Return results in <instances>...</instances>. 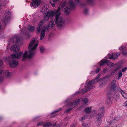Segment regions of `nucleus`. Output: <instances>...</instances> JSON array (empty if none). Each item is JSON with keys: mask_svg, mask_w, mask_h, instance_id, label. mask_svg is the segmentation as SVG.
Here are the masks:
<instances>
[{"mask_svg": "<svg viewBox=\"0 0 127 127\" xmlns=\"http://www.w3.org/2000/svg\"><path fill=\"white\" fill-rule=\"evenodd\" d=\"M38 42L35 39H32L29 44L28 49L29 51H25L23 53L22 52H20L17 54H13L11 55L12 59H19L23 57L22 61H24L27 58H31L35 53V50L37 46Z\"/></svg>", "mask_w": 127, "mask_h": 127, "instance_id": "1", "label": "nucleus"}, {"mask_svg": "<svg viewBox=\"0 0 127 127\" xmlns=\"http://www.w3.org/2000/svg\"><path fill=\"white\" fill-rule=\"evenodd\" d=\"M56 125L55 124H52L50 122H47L44 123L43 127H50L51 126H54Z\"/></svg>", "mask_w": 127, "mask_h": 127, "instance_id": "18", "label": "nucleus"}, {"mask_svg": "<svg viewBox=\"0 0 127 127\" xmlns=\"http://www.w3.org/2000/svg\"><path fill=\"white\" fill-rule=\"evenodd\" d=\"M51 4L52 6L53 7L54 6L55 4L54 3H51Z\"/></svg>", "mask_w": 127, "mask_h": 127, "instance_id": "47", "label": "nucleus"}, {"mask_svg": "<svg viewBox=\"0 0 127 127\" xmlns=\"http://www.w3.org/2000/svg\"><path fill=\"white\" fill-rule=\"evenodd\" d=\"M122 54L123 55H127V52L126 50H123Z\"/></svg>", "mask_w": 127, "mask_h": 127, "instance_id": "32", "label": "nucleus"}, {"mask_svg": "<svg viewBox=\"0 0 127 127\" xmlns=\"http://www.w3.org/2000/svg\"><path fill=\"white\" fill-rule=\"evenodd\" d=\"M121 54L120 52L117 53L115 55L113 54L111 56L109 57V59H114L117 57H118Z\"/></svg>", "mask_w": 127, "mask_h": 127, "instance_id": "19", "label": "nucleus"}, {"mask_svg": "<svg viewBox=\"0 0 127 127\" xmlns=\"http://www.w3.org/2000/svg\"><path fill=\"white\" fill-rule=\"evenodd\" d=\"M88 11V9H86L84 10V13L85 14H87Z\"/></svg>", "mask_w": 127, "mask_h": 127, "instance_id": "35", "label": "nucleus"}, {"mask_svg": "<svg viewBox=\"0 0 127 127\" xmlns=\"http://www.w3.org/2000/svg\"><path fill=\"white\" fill-rule=\"evenodd\" d=\"M103 82H101V83H100L99 84V87H101L103 86Z\"/></svg>", "mask_w": 127, "mask_h": 127, "instance_id": "41", "label": "nucleus"}, {"mask_svg": "<svg viewBox=\"0 0 127 127\" xmlns=\"http://www.w3.org/2000/svg\"><path fill=\"white\" fill-rule=\"evenodd\" d=\"M127 70V67H125L123 68L122 69V71L123 72H124L126 70Z\"/></svg>", "mask_w": 127, "mask_h": 127, "instance_id": "37", "label": "nucleus"}, {"mask_svg": "<svg viewBox=\"0 0 127 127\" xmlns=\"http://www.w3.org/2000/svg\"><path fill=\"white\" fill-rule=\"evenodd\" d=\"M65 4L64 3H63L61 5V7L62 8H63L65 6Z\"/></svg>", "mask_w": 127, "mask_h": 127, "instance_id": "44", "label": "nucleus"}, {"mask_svg": "<svg viewBox=\"0 0 127 127\" xmlns=\"http://www.w3.org/2000/svg\"><path fill=\"white\" fill-rule=\"evenodd\" d=\"M48 8L46 7V6L45 5L43 7L41 11L44 13H45L48 10Z\"/></svg>", "mask_w": 127, "mask_h": 127, "instance_id": "23", "label": "nucleus"}, {"mask_svg": "<svg viewBox=\"0 0 127 127\" xmlns=\"http://www.w3.org/2000/svg\"><path fill=\"white\" fill-rule=\"evenodd\" d=\"M58 127H61V124H59L58 126Z\"/></svg>", "mask_w": 127, "mask_h": 127, "instance_id": "50", "label": "nucleus"}, {"mask_svg": "<svg viewBox=\"0 0 127 127\" xmlns=\"http://www.w3.org/2000/svg\"><path fill=\"white\" fill-rule=\"evenodd\" d=\"M118 90L121 94L122 96L125 98L127 99V94L120 88H118Z\"/></svg>", "mask_w": 127, "mask_h": 127, "instance_id": "17", "label": "nucleus"}, {"mask_svg": "<svg viewBox=\"0 0 127 127\" xmlns=\"http://www.w3.org/2000/svg\"><path fill=\"white\" fill-rule=\"evenodd\" d=\"M100 74H98L96 76V78L94 79L92 81L89 82V84H91L92 85L98 81V78L100 77Z\"/></svg>", "mask_w": 127, "mask_h": 127, "instance_id": "16", "label": "nucleus"}, {"mask_svg": "<svg viewBox=\"0 0 127 127\" xmlns=\"http://www.w3.org/2000/svg\"><path fill=\"white\" fill-rule=\"evenodd\" d=\"M85 89H83L80 92L82 94H84L87 92L88 91L93 88V86L91 84H89V83H86L85 85Z\"/></svg>", "mask_w": 127, "mask_h": 127, "instance_id": "9", "label": "nucleus"}, {"mask_svg": "<svg viewBox=\"0 0 127 127\" xmlns=\"http://www.w3.org/2000/svg\"><path fill=\"white\" fill-rule=\"evenodd\" d=\"M41 2V0H32L30 6L31 7H36L40 4Z\"/></svg>", "mask_w": 127, "mask_h": 127, "instance_id": "10", "label": "nucleus"}, {"mask_svg": "<svg viewBox=\"0 0 127 127\" xmlns=\"http://www.w3.org/2000/svg\"><path fill=\"white\" fill-rule=\"evenodd\" d=\"M18 61L17 60H12L9 63V65L10 67H15L18 65Z\"/></svg>", "mask_w": 127, "mask_h": 127, "instance_id": "13", "label": "nucleus"}, {"mask_svg": "<svg viewBox=\"0 0 127 127\" xmlns=\"http://www.w3.org/2000/svg\"><path fill=\"white\" fill-rule=\"evenodd\" d=\"M104 107H101L99 108L98 110V112L99 113H102L104 114Z\"/></svg>", "mask_w": 127, "mask_h": 127, "instance_id": "22", "label": "nucleus"}, {"mask_svg": "<svg viewBox=\"0 0 127 127\" xmlns=\"http://www.w3.org/2000/svg\"><path fill=\"white\" fill-rule=\"evenodd\" d=\"M59 0H53V1L54 2H56Z\"/></svg>", "mask_w": 127, "mask_h": 127, "instance_id": "49", "label": "nucleus"}, {"mask_svg": "<svg viewBox=\"0 0 127 127\" xmlns=\"http://www.w3.org/2000/svg\"><path fill=\"white\" fill-rule=\"evenodd\" d=\"M104 116V114L102 113H98L95 115L96 120L99 122L98 123V124H101L102 121V119Z\"/></svg>", "mask_w": 127, "mask_h": 127, "instance_id": "12", "label": "nucleus"}, {"mask_svg": "<svg viewBox=\"0 0 127 127\" xmlns=\"http://www.w3.org/2000/svg\"><path fill=\"white\" fill-rule=\"evenodd\" d=\"M111 97L110 96H108L107 97V99H108L109 100H110L111 99Z\"/></svg>", "mask_w": 127, "mask_h": 127, "instance_id": "46", "label": "nucleus"}, {"mask_svg": "<svg viewBox=\"0 0 127 127\" xmlns=\"http://www.w3.org/2000/svg\"><path fill=\"white\" fill-rule=\"evenodd\" d=\"M100 69L99 68H97L95 70V72L96 73H98L100 70Z\"/></svg>", "mask_w": 127, "mask_h": 127, "instance_id": "39", "label": "nucleus"}, {"mask_svg": "<svg viewBox=\"0 0 127 127\" xmlns=\"http://www.w3.org/2000/svg\"><path fill=\"white\" fill-rule=\"evenodd\" d=\"M43 20L41 21L40 24L38 25L37 29L36 32L37 33H39L41 30V34L40 35V39L41 40H42L44 38V36L45 34V31L46 30H48L49 29H51L54 26V22L55 19H52L50 22L49 25H47L46 28V29L45 27V26H42V24L43 23Z\"/></svg>", "mask_w": 127, "mask_h": 127, "instance_id": "3", "label": "nucleus"}, {"mask_svg": "<svg viewBox=\"0 0 127 127\" xmlns=\"http://www.w3.org/2000/svg\"><path fill=\"white\" fill-rule=\"evenodd\" d=\"M35 29V28L34 27L30 25L27 28L28 30L30 32H33Z\"/></svg>", "mask_w": 127, "mask_h": 127, "instance_id": "20", "label": "nucleus"}, {"mask_svg": "<svg viewBox=\"0 0 127 127\" xmlns=\"http://www.w3.org/2000/svg\"><path fill=\"white\" fill-rule=\"evenodd\" d=\"M114 95L115 96H116V98H118L119 97V95L118 93H116L115 94H114Z\"/></svg>", "mask_w": 127, "mask_h": 127, "instance_id": "38", "label": "nucleus"}, {"mask_svg": "<svg viewBox=\"0 0 127 127\" xmlns=\"http://www.w3.org/2000/svg\"><path fill=\"white\" fill-rule=\"evenodd\" d=\"M79 100L78 99L72 103H69L67 105V106H72V108H69L66 110L65 112V113H67L69 112L73 108L78 104V103L79 102Z\"/></svg>", "mask_w": 127, "mask_h": 127, "instance_id": "8", "label": "nucleus"}, {"mask_svg": "<svg viewBox=\"0 0 127 127\" xmlns=\"http://www.w3.org/2000/svg\"><path fill=\"white\" fill-rule=\"evenodd\" d=\"M76 93H77V94H78L79 93V92H77Z\"/></svg>", "mask_w": 127, "mask_h": 127, "instance_id": "54", "label": "nucleus"}, {"mask_svg": "<svg viewBox=\"0 0 127 127\" xmlns=\"http://www.w3.org/2000/svg\"><path fill=\"white\" fill-rule=\"evenodd\" d=\"M123 105L124 106H127V101H126L125 103H123Z\"/></svg>", "mask_w": 127, "mask_h": 127, "instance_id": "40", "label": "nucleus"}, {"mask_svg": "<svg viewBox=\"0 0 127 127\" xmlns=\"http://www.w3.org/2000/svg\"><path fill=\"white\" fill-rule=\"evenodd\" d=\"M108 65L110 67H112L114 65V64L113 63H108Z\"/></svg>", "mask_w": 127, "mask_h": 127, "instance_id": "34", "label": "nucleus"}, {"mask_svg": "<svg viewBox=\"0 0 127 127\" xmlns=\"http://www.w3.org/2000/svg\"><path fill=\"white\" fill-rule=\"evenodd\" d=\"M63 109V108H61L59 109L56 110L55 111L52 112V113H57V112H58L59 111H61Z\"/></svg>", "mask_w": 127, "mask_h": 127, "instance_id": "29", "label": "nucleus"}, {"mask_svg": "<svg viewBox=\"0 0 127 127\" xmlns=\"http://www.w3.org/2000/svg\"><path fill=\"white\" fill-rule=\"evenodd\" d=\"M69 7L66 6L64 9V13L66 14H69L71 11V9L75 7V5L72 0L70 1L69 3Z\"/></svg>", "mask_w": 127, "mask_h": 127, "instance_id": "7", "label": "nucleus"}, {"mask_svg": "<svg viewBox=\"0 0 127 127\" xmlns=\"http://www.w3.org/2000/svg\"><path fill=\"white\" fill-rule=\"evenodd\" d=\"M123 49L127 50V44L125 45V47H124V45H123L119 48V49L120 50H121Z\"/></svg>", "mask_w": 127, "mask_h": 127, "instance_id": "26", "label": "nucleus"}, {"mask_svg": "<svg viewBox=\"0 0 127 127\" xmlns=\"http://www.w3.org/2000/svg\"><path fill=\"white\" fill-rule=\"evenodd\" d=\"M85 117H83L80 118V121H82V120H83L85 119Z\"/></svg>", "mask_w": 127, "mask_h": 127, "instance_id": "43", "label": "nucleus"}, {"mask_svg": "<svg viewBox=\"0 0 127 127\" xmlns=\"http://www.w3.org/2000/svg\"><path fill=\"white\" fill-rule=\"evenodd\" d=\"M92 108V107H87L85 109V111L86 113H89L91 112V109Z\"/></svg>", "mask_w": 127, "mask_h": 127, "instance_id": "25", "label": "nucleus"}, {"mask_svg": "<svg viewBox=\"0 0 127 127\" xmlns=\"http://www.w3.org/2000/svg\"><path fill=\"white\" fill-rule=\"evenodd\" d=\"M21 39L15 35H14L9 41L10 44L11 43L15 44L16 45L12 46L10 48V50L14 52H18L19 51V47L17 45H20L22 43Z\"/></svg>", "mask_w": 127, "mask_h": 127, "instance_id": "4", "label": "nucleus"}, {"mask_svg": "<svg viewBox=\"0 0 127 127\" xmlns=\"http://www.w3.org/2000/svg\"><path fill=\"white\" fill-rule=\"evenodd\" d=\"M0 82L3 81L4 79L6 77H9L12 75L11 72H9L8 70H3L0 69Z\"/></svg>", "mask_w": 127, "mask_h": 127, "instance_id": "6", "label": "nucleus"}, {"mask_svg": "<svg viewBox=\"0 0 127 127\" xmlns=\"http://www.w3.org/2000/svg\"><path fill=\"white\" fill-rule=\"evenodd\" d=\"M118 74V76H119L120 77H122V74L121 71H119Z\"/></svg>", "mask_w": 127, "mask_h": 127, "instance_id": "36", "label": "nucleus"}, {"mask_svg": "<svg viewBox=\"0 0 127 127\" xmlns=\"http://www.w3.org/2000/svg\"><path fill=\"white\" fill-rule=\"evenodd\" d=\"M104 127H108L107 126H105Z\"/></svg>", "mask_w": 127, "mask_h": 127, "instance_id": "56", "label": "nucleus"}, {"mask_svg": "<svg viewBox=\"0 0 127 127\" xmlns=\"http://www.w3.org/2000/svg\"><path fill=\"white\" fill-rule=\"evenodd\" d=\"M121 77H120L119 76L118 78H117V79L118 80H119V79L120 78H121Z\"/></svg>", "mask_w": 127, "mask_h": 127, "instance_id": "52", "label": "nucleus"}, {"mask_svg": "<svg viewBox=\"0 0 127 127\" xmlns=\"http://www.w3.org/2000/svg\"><path fill=\"white\" fill-rule=\"evenodd\" d=\"M68 99L66 100V101H65V102L66 103L68 102Z\"/></svg>", "mask_w": 127, "mask_h": 127, "instance_id": "51", "label": "nucleus"}, {"mask_svg": "<svg viewBox=\"0 0 127 127\" xmlns=\"http://www.w3.org/2000/svg\"><path fill=\"white\" fill-rule=\"evenodd\" d=\"M10 15L11 13L10 11L5 12V16L2 19L1 22L3 23V26L2 27L0 25V31L4 29L6 24L8 23L9 20L10 19Z\"/></svg>", "mask_w": 127, "mask_h": 127, "instance_id": "5", "label": "nucleus"}, {"mask_svg": "<svg viewBox=\"0 0 127 127\" xmlns=\"http://www.w3.org/2000/svg\"><path fill=\"white\" fill-rule=\"evenodd\" d=\"M88 3L90 4H92L93 3L94 0H87Z\"/></svg>", "mask_w": 127, "mask_h": 127, "instance_id": "31", "label": "nucleus"}, {"mask_svg": "<svg viewBox=\"0 0 127 127\" xmlns=\"http://www.w3.org/2000/svg\"><path fill=\"white\" fill-rule=\"evenodd\" d=\"M44 123L42 122H40L38 123L37 125V126H43V127L44 126Z\"/></svg>", "mask_w": 127, "mask_h": 127, "instance_id": "33", "label": "nucleus"}, {"mask_svg": "<svg viewBox=\"0 0 127 127\" xmlns=\"http://www.w3.org/2000/svg\"><path fill=\"white\" fill-rule=\"evenodd\" d=\"M44 50V47L42 46H41L40 48V51L41 52L43 53Z\"/></svg>", "mask_w": 127, "mask_h": 127, "instance_id": "30", "label": "nucleus"}, {"mask_svg": "<svg viewBox=\"0 0 127 127\" xmlns=\"http://www.w3.org/2000/svg\"><path fill=\"white\" fill-rule=\"evenodd\" d=\"M121 125L120 124H118L116 126V127H121Z\"/></svg>", "mask_w": 127, "mask_h": 127, "instance_id": "42", "label": "nucleus"}, {"mask_svg": "<svg viewBox=\"0 0 127 127\" xmlns=\"http://www.w3.org/2000/svg\"><path fill=\"white\" fill-rule=\"evenodd\" d=\"M0 66H1V64H2V60H0Z\"/></svg>", "mask_w": 127, "mask_h": 127, "instance_id": "48", "label": "nucleus"}, {"mask_svg": "<svg viewBox=\"0 0 127 127\" xmlns=\"http://www.w3.org/2000/svg\"><path fill=\"white\" fill-rule=\"evenodd\" d=\"M82 100L85 104H86L88 102V98H83L82 99Z\"/></svg>", "mask_w": 127, "mask_h": 127, "instance_id": "27", "label": "nucleus"}, {"mask_svg": "<svg viewBox=\"0 0 127 127\" xmlns=\"http://www.w3.org/2000/svg\"><path fill=\"white\" fill-rule=\"evenodd\" d=\"M116 81L115 80H113L112 82L109 85V87L110 88L111 90L115 93L116 91V86L115 84Z\"/></svg>", "mask_w": 127, "mask_h": 127, "instance_id": "11", "label": "nucleus"}, {"mask_svg": "<svg viewBox=\"0 0 127 127\" xmlns=\"http://www.w3.org/2000/svg\"><path fill=\"white\" fill-rule=\"evenodd\" d=\"M21 25H19V28H20L21 27Z\"/></svg>", "mask_w": 127, "mask_h": 127, "instance_id": "53", "label": "nucleus"}, {"mask_svg": "<svg viewBox=\"0 0 127 127\" xmlns=\"http://www.w3.org/2000/svg\"><path fill=\"white\" fill-rule=\"evenodd\" d=\"M39 117H36V118H38Z\"/></svg>", "mask_w": 127, "mask_h": 127, "instance_id": "55", "label": "nucleus"}, {"mask_svg": "<svg viewBox=\"0 0 127 127\" xmlns=\"http://www.w3.org/2000/svg\"><path fill=\"white\" fill-rule=\"evenodd\" d=\"M108 62V60H102L100 62V65L101 66H102L105 63H107Z\"/></svg>", "mask_w": 127, "mask_h": 127, "instance_id": "21", "label": "nucleus"}, {"mask_svg": "<svg viewBox=\"0 0 127 127\" xmlns=\"http://www.w3.org/2000/svg\"><path fill=\"white\" fill-rule=\"evenodd\" d=\"M83 127H90V125L87 124L83 123H82Z\"/></svg>", "mask_w": 127, "mask_h": 127, "instance_id": "28", "label": "nucleus"}, {"mask_svg": "<svg viewBox=\"0 0 127 127\" xmlns=\"http://www.w3.org/2000/svg\"><path fill=\"white\" fill-rule=\"evenodd\" d=\"M60 7H59L56 11L55 10L53 11L50 10L45 14L44 17V20L47 21L50 17L55 16V23L59 28L61 29L64 27L65 26V22L62 17L60 16L61 14L60 12Z\"/></svg>", "mask_w": 127, "mask_h": 127, "instance_id": "2", "label": "nucleus"}, {"mask_svg": "<svg viewBox=\"0 0 127 127\" xmlns=\"http://www.w3.org/2000/svg\"><path fill=\"white\" fill-rule=\"evenodd\" d=\"M7 3V1H6L5 0L4 2V3H3V4L4 6H5V4Z\"/></svg>", "mask_w": 127, "mask_h": 127, "instance_id": "45", "label": "nucleus"}, {"mask_svg": "<svg viewBox=\"0 0 127 127\" xmlns=\"http://www.w3.org/2000/svg\"><path fill=\"white\" fill-rule=\"evenodd\" d=\"M23 31H21V33L23 34L25 36V37H26L27 39L30 36V35L29 33L27 31L25 30L24 28H23Z\"/></svg>", "mask_w": 127, "mask_h": 127, "instance_id": "14", "label": "nucleus"}, {"mask_svg": "<svg viewBox=\"0 0 127 127\" xmlns=\"http://www.w3.org/2000/svg\"><path fill=\"white\" fill-rule=\"evenodd\" d=\"M119 118L118 117H116L115 118H113L110 121V125L113 127V125L117 122L119 120Z\"/></svg>", "mask_w": 127, "mask_h": 127, "instance_id": "15", "label": "nucleus"}, {"mask_svg": "<svg viewBox=\"0 0 127 127\" xmlns=\"http://www.w3.org/2000/svg\"><path fill=\"white\" fill-rule=\"evenodd\" d=\"M75 1L77 2V3L78 4H79L81 6H83L85 5V4H82L81 3L82 0H75Z\"/></svg>", "mask_w": 127, "mask_h": 127, "instance_id": "24", "label": "nucleus"}]
</instances>
